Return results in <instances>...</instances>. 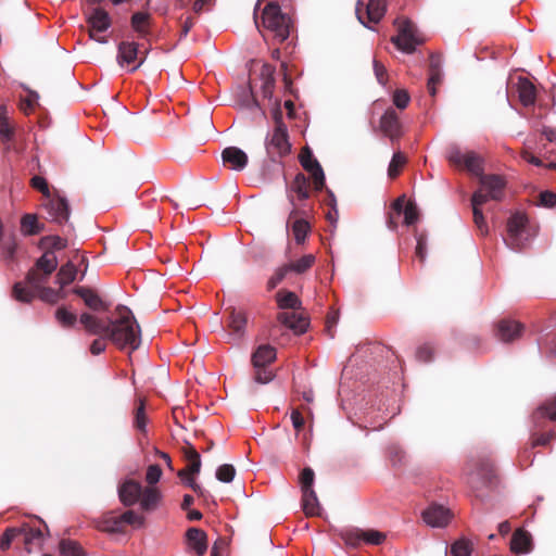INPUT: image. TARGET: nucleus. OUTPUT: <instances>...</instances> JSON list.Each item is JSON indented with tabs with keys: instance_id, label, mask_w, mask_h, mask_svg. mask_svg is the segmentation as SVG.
I'll return each instance as SVG.
<instances>
[{
	"instance_id": "1",
	"label": "nucleus",
	"mask_w": 556,
	"mask_h": 556,
	"mask_svg": "<svg viewBox=\"0 0 556 556\" xmlns=\"http://www.w3.org/2000/svg\"><path fill=\"white\" fill-rule=\"evenodd\" d=\"M118 318H110L108 323L89 313H83L79 323L86 331L93 336L105 334L119 349L129 348L135 351L141 343L140 328L132 312L126 306H117Z\"/></svg>"
},
{
	"instance_id": "2",
	"label": "nucleus",
	"mask_w": 556,
	"mask_h": 556,
	"mask_svg": "<svg viewBox=\"0 0 556 556\" xmlns=\"http://www.w3.org/2000/svg\"><path fill=\"white\" fill-rule=\"evenodd\" d=\"M46 282L43 278L39 277L36 270H29L26 275L25 281L15 282L12 290L13 298L22 303H30L36 296L41 301L55 304L65 298L63 288L54 290L50 287H43Z\"/></svg>"
},
{
	"instance_id": "3",
	"label": "nucleus",
	"mask_w": 556,
	"mask_h": 556,
	"mask_svg": "<svg viewBox=\"0 0 556 556\" xmlns=\"http://www.w3.org/2000/svg\"><path fill=\"white\" fill-rule=\"evenodd\" d=\"M536 236V227L522 213L513 214L507 222L506 245L515 251L526 249Z\"/></svg>"
},
{
	"instance_id": "4",
	"label": "nucleus",
	"mask_w": 556,
	"mask_h": 556,
	"mask_svg": "<svg viewBox=\"0 0 556 556\" xmlns=\"http://www.w3.org/2000/svg\"><path fill=\"white\" fill-rule=\"evenodd\" d=\"M273 118L275 127L265 138V149L269 159L275 161L290 153L291 143L289 141L288 127L282 119L280 106H276L273 110Z\"/></svg>"
},
{
	"instance_id": "5",
	"label": "nucleus",
	"mask_w": 556,
	"mask_h": 556,
	"mask_svg": "<svg viewBox=\"0 0 556 556\" xmlns=\"http://www.w3.org/2000/svg\"><path fill=\"white\" fill-rule=\"evenodd\" d=\"M551 421L556 422V394L532 414V422L535 428L532 432V446L546 445L555 438L553 430L538 434V430L545 428V424Z\"/></svg>"
},
{
	"instance_id": "6",
	"label": "nucleus",
	"mask_w": 556,
	"mask_h": 556,
	"mask_svg": "<svg viewBox=\"0 0 556 556\" xmlns=\"http://www.w3.org/2000/svg\"><path fill=\"white\" fill-rule=\"evenodd\" d=\"M262 24L274 34L279 42L288 39L290 35L291 20L281 12L280 7L275 2L267 3L263 9Z\"/></svg>"
},
{
	"instance_id": "7",
	"label": "nucleus",
	"mask_w": 556,
	"mask_h": 556,
	"mask_svg": "<svg viewBox=\"0 0 556 556\" xmlns=\"http://www.w3.org/2000/svg\"><path fill=\"white\" fill-rule=\"evenodd\" d=\"M397 28V35L392 37L391 41L404 53H413L417 46L424 42L415 24L408 18L397 17L394 21Z\"/></svg>"
},
{
	"instance_id": "8",
	"label": "nucleus",
	"mask_w": 556,
	"mask_h": 556,
	"mask_svg": "<svg viewBox=\"0 0 556 556\" xmlns=\"http://www.w3.org/2000/svg\"><path fill=\"white\" fill-rule=\"evenodd\" d=\"M226 325L222 327V337L231 344H240L247 334L248 314L243 309L230 307L227 309Z\"/></svg>"
},
{
	"instance_id": "9",
	"label": "nucleus",
	"mask_w": 556,
	"mask_h": 556,
	"mask_svg": "<svg viewBox=\"0 0 556 556\" xmlns=\"http://www.w3.org/2000/svg\"><path fill=\"white\" fill-rule=\"evenodd\" d=\"M340 539L351 548H358L363 544L379 546L384 543L386 533L375 529L345 528L339 533Z\"/></svg>"
},
{
	"instance_id": "10",
	"label": "nucleus",
	"mask_w": 556,
	"mask_h": 556,
	"mask_svg": "<svg viewBox=\"0 0 556 556\" xmlns=\"http://www.w3.org/2000/svg\"><path fill=\"white\" fill-rule=\"evenodd\" d=\"M287 198L292 206L289 219L306 213V210L298 203L306 201L309 198L308 181L304 174L299 173L295 175L293 181L287 188ZM289 223L290 220L287 222V227H289Z\"/></svg>"
},
{
	"instance_id": "11",
	"label": "nucleus",
	"mask_w": 556,
	"mask_h": 556,
	"mask_svg": "<svg viewBox=\"0 0 556 556\" xmlns=\"http://www.w3.org/2000/svg\"><path fill=\"white\" fill-rule=\"evenodd\" d=\"M447 159L454 165L466 168L477 178L484 174V160L473 151H463L453 147L448 150Z\"/></svg>"
},
{
	"instance_id": "12",
	"label": "nucleus",
	"mask_w": 556,
	"mask_h": 556,
	"mask_svg": "<svg viewBox=\"0 0 556 556\" xmlns=\"http://www.w3.org/2000/svg\"><path fill=\"white\" fill-rule=\"evenodd\" d=\"M468 483L472 489L480 490L495 484V468L490 459L482 458L472 465L468 471Z\"/></svg>"
},
{
	"instance_id": "13",
	"label": "nucleus",
	"mask_w": 556,
	"mask_h": 556,
	"mask_svg": "<svg viewBox=\"0 0 556 556\" xmlns=\"http://www.w3.org/2000/svg\"><path fill=\"white\" fill-rule=\"evenodd\" d=\"M386 12V0H368L366 3L363 0L357 1V18L367 28H370L368 23H379L381 18L384 16Z\"/></svg>"
},
{
	"instance_id": "14",
	"label": "nucleus",
	"mask_w": 556,
	"mask_h": 556,
	"mask_svg": "<svg viewBox=\"0 0 556 556\" xmlns=\"http://www.w3.org/2000/svg\"><path fill=\"white\" fill-rule=\"evenodd\" d=\"M42 207L46 211V218L59 225L65 224L70 218L68 202L64 197L59 194L47 197L42 200Z\"/></svg>"
},
{
	"instance_id": "15",
	"label": "nucleus",
	"mask_w": 556,
	"mask_h": 556,
	"mask_svg": "<svg viewBox=\"0 0 556 556\" xmlns=\"http://www.w3.org/2000/svg\"><path fill=\"white\" fill-rule=\"evenodd\" d=\"M117 63L121 66L131 65L130 72L138 70L144 62L146 55L139 51V45L135 41H122L117 47Z\"/></svg>"
},
{
	"instance_id": "16",
	"label": "nucleus",
	"mask_w": 556,
	"mask_h": 556,
	"mask_svg": "<svg viewBox=\"0 0 556 556\" xmlns=\"http://www.w3.org/2000/svg\"><path fill=\"white\" fill-rule=\"evenodd\" d=\"M87 24L90 28V38L99 43H106L108 39L102 37H96L94 31L104 33L112 26V20L109 13L102 8H93L87 13Z\"/></svg>"
},
{
	"instance_id": "17",
	"label": "nucleus",
	"mask_w": 556,
	"mask_h": 556,
	"mask_svg": "<svg viewBox=\"0 0 556 556\" xmlns=\"http://www.w3.org/2000/svg\"><path fill=\"white\" fill-rule=\"evenodd\" d=\"M480 188L477 191L483 192L485 203L490 200L501 201L504 198L506 181L500 175H481L479 177Z\"/></svg>"
},
{
	"instance_id": "18",
	"label": "nucleus",
	"mask_w": 556,
	"mask_h": 556,
	"mask_svg": "<svg viewBox=\"0 0 556 556\" xmlns=\"http://www.w3.org/2000/svg\"><path fill=\"white\" fill-rule=\"evenodd\" d=\"M300 163L303 168L311 174L315 189L321 190L325 187V174L319 162L314 157L308 148L302 150L300 154Z\"/></svg>"
},
{
	"instance_id": "19",
	"label": "nucleus",
	"mask_w": 556,
	"mask_h": 556,
	"mask_svg": "<svg viewBox=\"0 0 556 556\" xmlns=\"http://www.w3.org/2000/svg\"><path fill=\"white\" fill-rule=\"evenodd\" d=\"M452 518V514L448 508L439 504H431L422 513L424 521L433 528H443L447 526Z\"/></svg>"
},
{
	"instance_id": "20",
	"label": "nucleus",
	"mask_w": 556,
	"mask_h": 556,
	"mask_svg": "<svg viewBox=\"0 0 556 556\" xmlns=\"http://www.w3.org/2000/svg\"><path fill=\"white\" fill-rule=\"evenodd\" d=\"M380 128L392 141L402 136V125L394 109L389 108L381 116Z\"/></svg>"
},
{
	"instance_id": "21",
	"label": "nucleus",
	"mask_w": 556,
	"mask_h": 556,
	"mask_svg": "<svg viewBox=\"0 0 556 556\" xmlns=\"http://www.w3.org/2000/svg\"><path fill=\"white\" fill-rule=\"evenodd\" d=\"M73 293L78 295L91 311L106 312L110 308V304L104 302L99 294L90 288L76 287L73 289Z\"/></svg>"
},
{
	"instance_id": "22",
	"label": "nucleus",
	"mask_w": 556,
	"mask_h": 556,
	"mask_svg": "<svg viewBox=\"0 0 556 556\" xmlns=\"http://www.w3.org/2000/svg\"><path fill=\"white\" fill-rule=\"evenodd\" d=\"M222 159L224 165L237 172L243 170L248 164L247 153L237 147L225 148L222 152Z\"/></svg>"
},
{
	"instance_id": "23",
	"label": "nucleus",
	"mask_w": 556,
	"mask_h": 556,
	"mask_svg": "<svg viewBox=\"0 0 556 556\" xmlns=\"http://www.w3.org/2000/svg\"><path fill=\"white\" fill-rule=\"evenodd\" d=\"M142 485L135 480H126L118 486V496L125 506L137 504L142 494Z\"/></svg>"
},
{
	"instance_id": "24",
	"label": "nucleus",
	"mask_w": 556,
	"mask_h": 556,
	"mask_svg": "<svg viewBox=\"0 0 556 556\" xmlns=\"http://www.w3.org/2000/svg\"><path fill=\"white\" fill-rule=\"evenodd\" d=\"M485 203V198L483 195V192L481 191H475L471 197V206H472V214H473V222L477 226L478 230L482 236L488 235L489 227L485 222L483 212L481 210V206Z\"/></svg>"
},
{
	"instance_id": "25",
	"label": "nucleus",
	"mask_w": 556,
	"mask_h": 556,
	"mask_svg": "<svg viewBox=\"0 0 556 556\" xmlns=\"http://www.w3.org/2000/svg\"><path fill=\"white\" fill-rule=\"evenodd\" d=\"M522 329V325L518 321L503 319L497 325L496 336L501 341L508 343L519 338Z\"/></svg>"
},
{
	"instance_id": "26",
	"label": "nucleus",
	"mask_w": 556,
	"mask_h": 556,
	"mask_svg": "<svg viewBox=\"0 0 556 556\" xmlns=\"http://www.w3.org/2000/svg\"><path fill=\"white\" fill-rule=\"evenodd\" d=\"M21 531L20 539L23 540L25 548L28 553L36 546H41L43 542V532L40 528L30 525L17 527Z\"/></svg>"
},
{
	"instance_id": "27",
	"label": "nucleus",
	"mask_w": 556,
	"mask_h": 556,
	"mask_svg": "<svg viewBox=\"0 0 556 556\" xmlns=\"http://www.w3.org/2000/svg\"><path fill=\"white\" fill-rule=\"evenodd\" d=\"M532 548L533 543L531 534L523 529H517L510 540L511 552L516 554H528Z\"/></svg>"
},
{
	"instance_id": "28",
	"label": "nucleus",
	"mask_w": 556,
	"mask_h": 556,
	"mask_svg": "<svg viewBox=\"0 0 556 556\" xmlns=\"http://www.w3.org/2000/svg\"><path fill=\"white\" fill-rule=\"evenodd\" d=\"M278 320L298 334L304 333L308 327V320L294 312L280 313Z\"/></svg>"
},
{
	"instance_id": "29",
	"label": "nucleus",
	"mask_w": 556,
	"mask_h": 556,
	"mask_svg": "<svg viewBox=\"0 0 556 556\" xmlns=\"http://www.w3.org/2000/svg\"><path fill=\"white\" fill-rule=\"evenodd\" d=\"M277 357V351L269 344L260 345L252 354L253 367H268Z\"/></svg>"
},
{
	"instance_id": "30",
	"label": "nucleus",
	"mask_w": 556,
	"mask_h": 556,
	"mask_svg": "<svg viewBox=\"0 0 556 556\" xmlns=\"http://www.w3.org/2000/svg\"><path fill=\"white\" fill-rule=\"evenodd\" d=\"M188 545L194 549L197 555L203 556L207 549L206 533L198 528H190L186 532Z\"/></svg>"
},
{
	"instance_id": "31",
	"label": "nucleus",
	"mask_w": 556,
	"mask_h": 556,
	"mask_svg": "<svg viewBox=\"0 0 556 556\" xmlns=\"http://www.w3.org/2000/svg\"><path fill=\"white\" fill-rule=\"evenodd\" d=\"M392 210L395 212L397 216L404 214V224L406 226H412L417 223L419 214L416 205L412 202L407 203L404 207L403 198H399L392 204Z\"/></svg>"
},
{
	"instance_id": "32",
	"label": "nucleus",
	"mask_w": 556,
	"mask_h": 556,
	"mask_svg": "<svg viewBox=\"0 0 556 556\" xmlns=\"http://www.w3.org/2000/svg\"><path fill=\"white\" fill-rule=\"evenodd\" d=\"M518 97L523 106H531L536 100L534 85L526 77H519L517 83Z\"/></svg>"
},
{
	"instance_id": "33",
	"label": "nucleus",
	"mask_w": 556,
	"mask_h": 556,
	"mask_svg": "<svg viewBox=\"0 0 556 556\" xmlns=\"http://www.w3.org/2000/svg\"><path fill=\"white\" fill-rule=\"evenodd\" d=\"M162 500L161 491L155 486L143 488L139 503L140 507L146 511H152L156 509Z\"/></svg>"
},
{
	"instance_id": "34",
	"label": "nucleus",
	"mask_w": 556,
	"mask_h": 556,
	"mask_svg": "<svg viewBox=\"0 0 556 556\" xmlns=\"http://www.w3.org/2000/svg\"><path fill=\"white\" fill-rule=\"evenodd\" d=\"M58 267V258L52 251L45 252L36 262V268L33 270H41L43 274L40 275V278L47 280V277L51 275Z\"/></svg>"
},
{
	"instance_id": "35",
	"label": "nucleus",
	"mask_w": 556,
	"mask_h": 556,
	"mask_svg": "<svg viewBox=\"0 0 556 556\" xmlns=\"http://www.w3.org/2000/svg\"><path fill=\"white\" fill-rule=\"evenodd\" d=\"M302 507L307 516H319L320 504L314 489L302 492Z\"/></svg>"
},
{
	"instance_id": "36",
	"label": "nucleus",
	"mask_w": 556,
	"mask_h": 556,
	"mask_svg": "<svg viewBox=\"0 0 556 556\" xmlns=\"http://www.w3.org/2000/svg\"><path fill=\"white\" fill-rule=\"evenodd\" d=\"M77 275V266L74 261H68L66 264L62 265L56 275V283L60 285L61 288L72 283Z\"/></svg>"
},
{
	"instance_id": "37",
	"label": "nucleus",
	"mask_w": 556,
	"mask_h": 556,
	"mask_svg": "<svg viewBox=\"0 0 556 556\" xmlns=\"http://www.w3.org/2000/svg\"><path fill=\"white\" fill-rule=\"evenodd\" d=\"M276 300L281 309H296L301 307V301L292 291L281 290L276 294Z\"/></svg>"
},
{
	"instance_id": "38",
	"label": "nucleus",
	"mask_w": 556,
	"mask_h": 556,
	"mask_svg": "<svg viewBox=\"0 0 556 556\" xmlns=\"http://www.w3.org/2000/svg\"><path fill=\"white\" fill-rule=\"evenodd\" d=\"M54 318L58 321V324L64 329L73 328L77 323L76 314L71 312L65 305H61L56 308L54 313Z\"/></svg>"
},
{
	"instance_id": "39",
	"label": "nucleus",
	"mask_w": 556,
	"mask_h": 556,
	"mask_svg": "<svg viewBox=\"0 0 556 556\" xmlns=\"http://www.w3.org/2000/svg\"><path fill=\"white\" fill-rule=\"evenodd\" d=\"M97 529L110 532V533H119L123 532V527L119 520V516L108 515L103 518L99 519L96 523Z\"/></svg>"
},
{
	"instance_id": "40",
	"label": "nucleus",
	"mask_w": 556,
	"mask_h": 556,
	"mask_svg": "<svg viewBox=\"0 0 556 556\" xmlns=\"http://www.w3.org/2000/svg\"><path fill=\"white\" fill-rule=\"evenodd\" d=\"M292 224V233L298 244L305 242L308 232L311 231L309 223L304 217H294Z\"/></svg>"
},
{
	"instance_id": "41",
	"label": "nucleus",
	"mask_w": 556,
	"mask_h": 556,
	"mask_svg": "<svg viewBox=\"0 0 556 556\" xmlns=\"http://www.w3.org/2000/svg\"><path fill=\"white\" fill-rule=\"evenodd\" d=\"M150 15L146 12H136L131 16V27L138 33L140 38H146L149 35V30L147 28Z\"/></svg>"
},
{
	"instance_id": "42",
	"label": "nucleus",
	"mask_w": 556,
	"mask_h": 556,
	"mask_svg": "<svg viewBox=\"0 0 556 556\" xmlns=\"http://www.w3.org/2000/svg\"><path fill=\"white\" fill-rule=\"evenodd\" d=\"M315 260L313 254H306L294 262L286 264V266L289 267L290 273L303 274L314 265Z\"/></svg>"
},
{
	"instance_id": "43",
	"label": "nucleus",
	"mask_w": 556,
	"mask_h": 556,
	"mask_svg": "<svg viewBox=\"0 0 556 556\" xmlns=\"http://www.w3.org/2000/svg\"><path fill=\"white\" fill-rule=\"evenodd\" d=\"M472 549L471 541L466 538H460L451 545L450 556H470Z\"/></svg>"
},
{
	"instance_id": "44",
	"label": "nucleus",
	"mask_w": 556,
	"mask_h": 556,
	"mask_svg": "<svg viewBox=\"0 0 556 556\" xmlns=\"http://www.w3.org/2000/svg\"><path fill=\"white\" fill-rule=\"evenodd\" d=\"M147 425H148V416L146 414V404L143 400L138 401V405L135 409V416H134V427L142 432H147Z\"/></svg>"
},
{
	"instance_id": "45",
	"label": "nucleus",
	"mask_w": 556,
	"mask_h": 556,
	"mask_svg": "<svg viewBox=\"0 0 556 556\" xmlns=\"http://www.w3.org/2000/svg\"><path fill=\"white\" fill-rule=\"evenodd\" d=\"M21 228L24 235L31 236L41 231V227L34 214H25L21 219Z\"/></svg>"
},
{
	"instance_id": "46",
	"label": "nucleus",
	"mask_w": 556,
	"mask_h": 556,
	"mask_svg": "<svg viewBox=\"0 0 556 556\" xmlns=\"http://www.w3.org/2000/svg\"><path fill=\"white\" fill-rule=\"evenodd\" d=\"M60 554L62 556H87L77 542L65 539L60 542Z\"/></svg>"
},
{
	"instance_id": "47",
	"label": "nucleus",
	"mask_w": 556,
	"mask_h": 556,
	"mask_svg": "<svg viewBox=\"0 0 556 556\" xmlns=\"http://www.w3.org/2000/svg\"><path fill=\"white\" fill-rule=\"evenodd\" d=\"M429 78H428V85L431 84H440L443 78V73L441 70V61L439 56L432 54L430 58V68H429Z\"/></svg>"
},
{
	"instance_id": "48",
	"label": "nucleus",
	"mask_w": 556,
	"mask_h": 556,
	"mask_svg": "<svg viewBox=\"0 0 556 556\" xmlns=\"http://www.w3.org/2000/svg\"><path fill=\"white\" fill-rule=\"evenodd\" d=\"M405 163L406 157L404 156V154H402L400 151L394 152L388 167V176L390 178H395L400 174Z\"/></svg>"
},
{
	"instance_id": "49",
	"label": "nucleus",
	"mask_w": 556,
	"mask_h": 556,
	"mask_svg": "<svg viewBox=\"0 0 556 556\" xmlns=\"http://www.w3.org/2000/svg\"><path fill=\"white\" fill-rule=\"evenodd\" d=\"M289 273V267H287L286 264L276 268L274 274L267 280V290L271 291L277 288Z\"/></svg>"
},
{
	"instance_id": "50",
	"label": "nucleus",
	"mask_w": 556,
	"mask_h": 556,
	"mask_svg": "<svg viewBox=\"0 0 556 556\" xmlns=\"http://www.w3.org/2000/svg\"><path fill=\"white\" fill-rule=\"evenodd\" d=\"M0 137L3 142H10L13 139V129L2 108H0Z\"/></svg>"
},
{
	"instance_id": "51",
	"label": "nucleus",
	"mask_w": 556,
	"mask_h": 556,
	"mask_svg": "<svg viewBox=\"0 0 556 556\" xmlns=\"http://www.w3.org/2000/svg\"><path fill=\"white\" fill-rule=\"evenodd\" d=\"M20 533L17 527L8 528L0 536V549L7 551L14 540L20 539Z\"/></svg>"
},
{
	"instance_id": "52",
	"label": "nucleus",
	"mask_w": 556,
	"mask_h": 556,
	"mask_svg": "<svg viewBox=\"0 0 556 556\" xmlns=\"http://www.w3.org/2000/svg\"><path fill=\"white\" fill-rule=\"evenodd\" d=\"M119 520L123 528L125 525L141 527L144 522L143 517L134 510H126L125 513L121 514Z\"/></svg>"
},
{
	"instance_id": "53",
	"label": "nucleus",
	"mask_w": 556,
	"mask_h": 556,
	"mask_svg": "<svg viewBox=\"0 0 556 556\" xmlns=\"http://www.w3.org/2000/svg\"><path fill=\"white\" fill-rule=\"evenodd\" d=\"M254 368V381L261 384H266L275 378V374L268 367H253Z\"/></svg>"
},
{
	"instance_id": "54",
	"label": "nucleus",
	"mask_w": 556,
	"mask_h": 556,
	"mask_svg": "<svg viewBox=\"0 0 556 556\" xmlns=\"http://www.w3.org/2000/svg\"><path fill=\"white\" fill-rule=\"evenodd\" d=\"M262 75L265 76L263 83V94L264 97L270 98L275 87V78L273 76V71L268 66L263 67Z\"/></svg>"
},
{
	"instance_id": "55",
	"label": "nucleus",
	"mask_w": 556,
	"mask_h": 556,
	"mask_svg": "<svg viewBox=\"0 0 556 556\" xmlns=\"http://www.w3.org/2000/svg\"><path fill=\"white\" fill-rule=\"evenodd\" d=\"M236 475V469L232 465L224 464L219 466L216 470L217 480L229 483L233 480Z\"/></svg>"
},
{
	"instance_id": "56",
	"label": "nucleus",
	"mask_w": 556,
	"mask_h": 556,
	"mask_svg": "<svg viewBox=\"0 0 556 556\" xmlns=\"http://www.w3.org/2000/svg\"><path fill=\"white\" fill-rule=\"evenodd\" d=\"M314 479H315V473L312 468L306 467L302 470V472L300 475V483H301L302 492L313 489Z\"/></svg>"
},
{
	"instance_id": "57",
	"label": "nucleus",
	"mask_w": 556,
	"mask_h": 556,
	"mask_svg": "<svg viewBox=\"0 0 556 556\" xmlns=\"http://www.w3.org/2000/svg\"><path fill=\"white\" fill-rule=\"evenodd\" d=\"M178 476L182 479L184 483L191 488L199 496L205 497L206 491L198 484L192 477H189L186 470L179 471Z\"/></svg>"
},
{
	"instance_id": "58",
	"label": "nucleus",
	"mask_w": 556,
	"mask_h": 556,
	"mask_svg": "<svg viewBox=\"0 0 556 556\" xmlns=\"http://www.w3.org/2000/svg\"><path fill=\"white\" fill-rule=\"evenodd\" d=\"M161 477H162V469L159 465H150L147 468L146 481L151 486H153L155 483H157L160 481Z\"/></svg>"
},
{
	"instance_id": "59",
	"label": "nucleus",
	"mask_w": 556,
	"mask_h": 556,
	"mask_svg": "<svg viewBox=\"0 0 556 556\" xmlns=\"http://www.w3.org/2000/svg\"><path fill=\"white\" fill-rule=\"evenodd\" d=\"M42 243L52 248L53 250H62L66 248L67 241L59 236H47L42 238Z\"/></svg>"
},
{
	"instance_id": "60",
	"label": "nucleus",
	"mask_w": 556,
	"mask_h": 556,
	"mask_svg": "<svg viewBox=\"0 0 556 556\" xmlns=\"http://www.w3.org/2000/svg\"><path fill=\"white\" fill-rule=\"evenodd\" d=\"M539 205L547 208L556 206V193L552 191H542L539 195Z\"/></svg>"
},
{
	"instance_id": "61",
	"label": "nucleus",
	"mask_w": 556,
	"mask_h": 556,
	"mask_svg": "<svg viewBox=\"0 0 556 556\" xmlns=\"http://www.w3.org/2000/svg\"><path fill=\"white\" fill-rule=\"evenodd\" d=\"M31 186L39 190L42 195H43V200L47 199V197H51L52 194L50 193V190H49V187H48V184L46 181V179L43 177H40V176H34L31 178Z\"/></svg>"
},
{
	"instance_id": "62",
	"label": "nucleus",
	"mask_w": 556,
	"mask_h": 556,
	"mask_svg": "<svg viewBox=\"0 0 556 556\" xmlns=\"http://www.w3.org/2000/svg\"><path fill=\"white\" fill-rule=\"evenodd\" d=\"M393 103L400 110L405 109L409 103L408 93L403 89L396 90L393 94Z\"/></svg>"
},
{
	"instance_id": "63",
	"label": "nucleus",
	"mask_w": 556,
	"mask_h": 556,
	"mask_svg": "<svg viewBox=\"0 0 556 556\" xmlns=\"http://www.w3.org/2000/svg\"><path fill=\"white\" fill-rule=\"evenodd\" d=\"M374 73L378 83L382 86L387 84V70L378 60L374 59Z\"/></svg>"
},
{
	"instance_id": "64",
	"label": "nucleus",
	"mask_w": 556,
	"mask_h": 556,
	"mask_svg": "<svg viewBox=\"0 0 556 556\" xmlns=\"http://www.w3.org/2000/svg\"><path fill=\"white\" fill-rule=\"evenodd\" d=\"M432 357H433V350L429 345H421L416 351V358L419 362L428 363L432 359Z\"/></svg>"
}]
</instances>
